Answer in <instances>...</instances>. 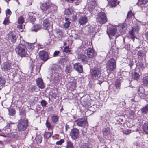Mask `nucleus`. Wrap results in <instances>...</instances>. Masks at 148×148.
<instances>
[{
	"label": "nucleus",
	"instance_id": "54",
	"mask_svg": "<svg viewBox=\"0 0 148 148\" xmlns=\"http://www.w3.org/2000/svg\"><path fill=\"white\" fill-rule=\"evenodd\" d=\"M60 53V52L58 51H56L53 54V56L55 57H56L58 56V55Z\"/></svg>",
	"mask_w": 148,
	"mask_h": 148
},
{
	"label": "nucleus",
	"instance_id": "24",
	"mask_svg": "<svg viewBox=\"0 0 148 148\" xmlns=\"http://www.w3.org/2000/svg\"><path fill=\"white\" fill-rule=\"evenodd\" d=\"M41 28V26L40 25L37 24L34 25L31 29L32 31L36 32L37 30H39Z\"/></svg>",
	"mask_w": 148,
	"mask_h": 148
},
{
	"label": "nucleus",
	"instance_id": "58",
	"mask_svg": "<svg viewBox=\"0 0 148 148\" xmlns=\"http://www.w3.org/2000/svg\"><path fill=\"white\" fill-rule=\"evenodd\" d=\"M134 64L132 62H130L129 64V66H130L131 69L132 68V66H133Z\"/></svg>",
	"mask_w": 148,
	"mask_h": 148
},
{
	"label": "nucleus",
	"instance_id": "51",
	"mask_svg": "<svg viewBox=\"0 0 148 148\" xmlns=\"http://www.w3.org/2000/svg\"><path fill=\"white\" fill-rule=\"evenodd\" d=\"M139 95L141 97L145 99L146 97V95L143 93H140Z\"/></svg>",
	"mask_w": 148,
	"mask_h": 148
},
{
	"label": "nucleus",
	"instance_id": "28",
	"mask_svg": "<svg viewBox=\"0 0 148 148\" xmlns=\"http://www.w3.org/2000/svg\"><path fill=\"white\" fill-rule=\"evenodd\" d=\"M142 82L145 86H148V76H145L143 78Z\"/></svg>",
	"mask_w": 148,
	"mask_h": 148
},
{
	"label": "nucleus",
	"instance_id": "13",
	"mask_svg": "<svg viewBox=\"0 0 148 148\" xmlns=\"http://www.w3.org/2000/svg\"><path fill=\"white\" fill-rule=\"evenodd\" d=\"M40 58L43 61H46L48 59V55L45 51H40L39 53Z\"/></svg>",
	"mask_w": 148,
	"mask_h": 148
},
{
	"label": "nucleus",
	"instance_id": "34",
	"mask_svg": "<svg viewBox=\"0 0 148 148\" xmlns=\"http://www.w3.org/2000/svg\"><path fill=\"white\" fill-rule=\"evenodd\" d=\"M141 111L142 113L145 114L148 112V104L145 107L142 108L141 109Z\"/></svg>",
	"mask_w": 148,
	"mask_h": 148
},
{
	"label": "nucleus",
	"instance_id": "12",
	"mask_svg": "<svg viewBox=\"0 0 148 148\" xmlns=\"http://www.w3.org/2000/svg\"><path fill=\"white\" fill-rule=\"evenodd\" d=\"M78 126L83 127L87 124V120L85 118H82L76 120L75 121Z\"/></svg>",
	"mask_w": 148,
	"mask_h": 148
},
{
	"label": "nucleus",
	"instance_id": "1",
	"mask_svg": "<svg viewBox=\"0 0 148 148\" xmlns=\"http://www.w3.org/2000/svg\"><path fill=\"white\" fill-rule=\"evenodd\" d=\"M26 48L24 44H20L15 49V51L18 55L21 57H25L27 54Z\"/></svg>",
	"mask_w": 148,
	"mask_h": 148
},
{
	"label": "nucleus",
	"instance_id": "29",
	"mask_svg": "<svg viewBox=\"0 0 148 148\" xmlns=\"http://www.w3.org/2000/svg\"><path fill=\"white\" fill-rule=\"evenodd\" d=\"M92 147V145L90 143H87L83 145L80 148H91Z\"/></svg>",
	"mask_w": 148,
	"mask_h": 148
},
{
	"label": "nucleus",
	"instance_id": "6",
	"mask_svg": "<svg viewBox=\"0 0 148 148\" xmlns=\"http://www.w3.org/2000/svg\"><path fill=\"white\" fill-rule=\"evenodd\" d=\"M28 120L23 119L21 120L18 123L17 128L18 130L23 131L25 130L27 126Z\"/></svg>",
	"mask_w": 148,
	"mask_h": 148
},
{
	"label": "nucleus",
	"instance_id": "5",
	"mask_svg": "<svg viewBox=\"0 0 148 148\" xmlns=\"http://www.w3.org/2000/svg\"><path fill=\"white\" fill-rule=\"evenodd\" d=\"M97 19L99 22L101 24H104L107 21L105 13L102 12H100L98 14Z\"/></svg>",
	"mask_w": 148,
	"mask_h": 148
},
{
	"label": "nucleus",
	"instance_id": "19",
	"mask_svg": "<svg viewBox=\"0 0 148 148\" xmlns=\"http://www.w3.org/2000/svg\"><path fill=\"white\" fill-rule=\"evenodd\" d=\"M36 82L37 85L39 88L43 89L44 88V83L42 79L38 78L36 80Z\"/></svg>",
	"mask_w": 148,
	"mask_h": 148
},
{
	"label": "nucleus",
	"instance_id": "49",
	"mask_svg": "<svg viewBox=\"0 0 148 148\" xmlns=\"http://www.w3.org/2000/svg\"><path fill=\"white\" fill-rule=\"evenodd\" d=\"M46 127L48 128V129H49L51 127V125L50 123L47 120L45 123Z\"/></svg>",
	"mask_w": 148,
	"mask_h": 148
},
{
	"label": "nucleus",
	"instance_id": "46",
	"mask_svg": "<svg viewBox=\"0 0 148 148\" xmlns=\"http://www.w3.org/2000/svg\"><path fill=\"white\" fill-rule=\"evenodd\" d=\"M70 85L72 88H74L76 86V82L75 81H72L70 82Z\"/></svg>",
	"mask_w": 148,
	"mask_h": 148
},
{
	"label": "nucleus",
	"instance_id": "10",
	"mask_svg": "<svg viewBox=\"0 0 148 148\" xmlns=\"http://www.w3.org/2000/svg\"><path fill=\"white\" fill-rule=\"evenodd\" d=\"M140 27L137 25H136L133 26L131 30L129 32V34L132 36V39L134 40V38L135 34L136 33L137 34L138 32H139L140 30Z\"/></svg>",
	"mask_w": 148,
	"mask_h": 148
},
{
	"label": "nucleus",
	"instance_id": "41",
	"mask_svg": "<svg viewBox=\"0 0 148 148\" xmlns=\"http://www.w3.org/2000/svg\"><path fill=\"white\" fill-rule=\"evenodd\" d=\"M66 148H74L73 144L70 141H68L67 143Z\"/></svg>",
	"mask_w": 148,
	"mask_h": 148
},
{
	"label": "nucleus",
	"instance_id": "8",
	"mask_svg": "<svg viewBox=\"0 0 148 148\" xmlns=\"http://www.w3.org/2000/svg\"><path fill=\"white\" fill-rule=\"evenodd\" d=\"M101 69L99 68L96 67L92 69L91 72V75L92 76L97 79L101 76Z\"/></svg>",
	"mask_w": 148,
	"mask_h": 148
},
{
	"label": "nucleus",
	"instance_id": "61",
	"mask_svg": "<svg viewBox=\"0 0 148 148\" xmlns=\"http://www.w3.org/2000/svg\"><path fill=\"white\" fill-rule=\"evenodd\" d=\"M60 78L61 77L59 76H58V77H56V76L55 77V79L57 81H58V80L60 79Z\"/></svg>",
	"mask_w": 148,
	"mask_h": 148
},
{
	"label": "nucleus",
	"instance_id": "57",
	"mask_svg": "<svg viewBox=\"0 0 148 148\" xmlns=\"http://www.w3.org/2000/svg\"><path fill=\"white\" fill-rule=\"evenodd\" d=\"M36 20V19L34 18V17L33 16L32 17V18L31 19V21L32 23H33V22H34Z\"/></svg>",
	"mask_w": 148,
	"mask_h": 148
},
{
	"label": "nucleus",
	"instance_id": "55",
	"mask_svg": "<svg viewBox=\"0 0 148 148\" xmlns=\"http://www.w3.org/2000/svg\"><path fill=\"white\" fill-rule=\"evenodd\" d=\"M81 1L80 0H77L75 2V4L76 5H78L80 3Z\"/></svg>",
	"mask_w": 148,
	"mask_h": 148
},
{
	"label": "nucleus",
	"instance_id": "37",
	"mask_svg": "<svg viewBox=\"0 0 148 148\" xmlns=\"http://www.w3.org/2000/svg\"><path fill=\"white\" fill-rule=\"evenodd\" d=\"M138 57H143L144 55V52L143 51L140 50L138 51L137 54Z\"/></svg>",
	"mask_w": 148,
	"mask_h": 148
},
{
	"label": "nucleus",
	"instance_id": "36",
	"mask_svg": "<svg viewBox=\"0 0 148 148\" xmlns=\"http://www.w3.org/2000/svg\"><path fill=\"white\" fill-rule=\"evenodd\" d=\"M52 134V133L49 132H45L44 134V137L45 138H49L51 137Z\"/></svg>",
	"mask_w": 148,
	"mask_h": 148
},
{
	"label": "nucleus",
	"instance_id": "20",
	"mask_svg": "<svg viewBox=\"0 0 148 148\" xmlns=\"http://www.w3.org/2000/svg\"><path fill=\"white\" fill-rule=\"evenodd\" d=\"M87 54L89 58H93L94 55L93 50L91 48H88L87 50Z\"/></svg>",
	"mask_w": 148,
	"mask_h": 148
},
{
	"label": "nucleus",
	"instance_id": "60",
	"mask_svg": "<svg viewBox=\"0 0 148 148\" xmlns=\"http://www.w3.org/2000/svg\"><path fill=\"white\" fill-rule=\"evenodd\" d=\"M145 35L146 36L147 39L148 40V32H147L145 34Z\"/></svg>",
	"mask_w": 148,
	"mask_h": 148
},
{
	"label": "nucleus",
	"instance_id": "9",
	"mask_svg": "<svg viewBox=\"0 0 148 148\" xmlns=\"http://www.w3.org/2000/svg\"><path fill=\"white\" fill-rule=\"evenodd\" d=\"M70 135L72 139L75 140L77 139L79 136V132L77 128H74L72 129L70 133Z\"/></svg>",
	"mask_w": 148,
	"mask_h": 148
},
{
	"label": "nucleus",
	"instance_id": "64",
	"mask_svg": "<svg viewBox=\"0 0 148 148\" xmlns=\"http://www.w3.org/2000/svg\"><path fill=\"white\" fill-rule=\"evenodd\" d=\"M3 145L2 144L0 143V147H1V148H3Z\"/></svg>",
	"mask_w": 148,
	"mask_h": 148
},
{
	"label": "nucleus",
	"instance_id": "63",
	"mask_svg": "<svg viewBox=\"0 0 148 148\" xmlns=\"http://www.w3.org/2000/svg\"><path fill=\"white\" fill-rule=\"evenodd\" d=\"M90 110H87L86 112V114L90 112Z\"/></svg>",
	"mask_w": 148,
	"mask_h": 148
},
{
	"label": "nucleus",
	"instance_id": "50",
	"mask_svg": "<svg viewBox=\"0 0 148 148\" xmlns=\"http://www.w3.org/2000/svg\"><path fill=\"white\" fill-rule=\"evenodd\" d=\"M9 19L8 17H6L4 19L3 22V23L5 25H7L9 23Z\"/></svg>",
	"mask_w": 148,
	"mask_h": 148
},
{
	"label": "nucleus",
	"instance_id": "25",
	"mask_svg": "<svg viewBox=\"0 0 148 148\" xmlns=\"http://www.w3.org/2000/svg\"><path fill=\"white\" fill-rule=\"evenodd\" d=\"M108 5L112 7L116 6L117 5L116 0H110Z\"/></svg>",
	"mask_w": 148,
	"mask_h": 148
},
{
	"label": "nucleus",
	"instance_id": "39",
	"mask_svg": "<svg viewBox=\"0 0 148 148\" xmlns=\"http://www.w3.org/2000/svg\"><path fill=\"white\" fill-rule=\"evenodd\" d=\"M27 47L28 49L30 51H32L34 48V46L33 44L28 43L27 44Z\"/></svg>",
	"mask_w": 148,
	"mask_h": 148
},
{
	"label": "nucleus",
	"instance_id": "2",
	"mask_svg": "<svg viewBox=\"0 0 148 148\" xmlns=\"http://www.w3.org/2000/svg\"><path fill=\"white\" fill-rule=\"evenodd\" d=\"M18 66L13 64L10 61L5 62L1 65V69L5 72H8L11 69H17Z\"/></svg>",
	"mask_w": 148,
	"mask_h": 148
},
{
	"label": "nucleus",
	"instance_id": "38",
	"mask_svg": "<svg viewBox=\"0 0 148 148\" xmlns=\"http://www.w3.org/2000/svg\"><path fill=\"white\" fill-rule=\"evenodd\" d=\"M134 14L132 12L131 10H130L129 12L127 14V19L130 18L132 16H134Z\"/></svg>",
	"mask_w": 148,
	"mask_h": 148
},
{
	"label": "nucleus",
	"instance_id": "48",
	"mask_svg": "<svg viewBox=\"0 0 148 148\" xmlns=\"http://www.w3.org/2000/svg\"><path fill=\"white\" fill-rule=\"evenodd\" d=\"M7 16L9 17L11 14V12L9 9H7L6 11Z\"/></svg>",
	"mask_w": 148,
	"mask_h": 148
},
{
	"label": "nucleus",
	"instance_id": "21",
	"mask_svg": "<svg viewBox=\"0 0 148 148\" xmlns=\"http://www.w3.org/2000/svg\"><path fill=\"white\" fill-rule=\"evenodd\" d=\"M87 21V18L85 16L81 17L79 20V23L80 25H83L86 24Z\"/></svg>",
	"mask_w": 148,
	"mask_h": 148
},
{
	"label": "nucleus",
	"instance_id": "17",
	"mask_svg": "<svg viewBox=\"0 0 148 148\" xmlns=\"http://www.w3.org/2000/svg\"><path fill=\"white\" fill-rule=\"evenodd\" d=\"M78 59L79 61H81L84 64L86 63L88 61L87 57L85 55L82 54L78 55Z\"/></svg>",
	"mask_w": 148,
	"mask_h": 148
},
{
	"label": "nucleus",
	"instance_id": "3",
	"mask_svg": "<svg viewBox=\"0 0 148 148\" xmlns=\"http://www.w3.org/2000/svg\"><path fill=\"white\" fill-rule=\"evenodd\" d=\"M116 62L114 59L112 58L108 60L106 64L107 72H111L116 68Z\"/></svg>",
	"mask_w": 148,
	"mask_h": 148
},
{
	"label": "nucleus",
	"instance_id": "62",
	"mask_svg": "<svg viewBox=\"0 0 148 148\" xmlns=\"http://www.w3.org/2000/svg\"><path fill=\"white\" fill-rule=\"evenodd\" d=\"M66 1H67L69 3H72L75 0H65Z\"/></svg>",
	"mask_w": 148,
	"mask_h": 148
},
{
	"label": "nucleus",
	"instance_id": "11",
	"mask_svg": "<svg viewBox=\"0 0 148 148\" xmlns=\"http://www.w3.org/2000/svg\"><path fill=\"white\" fill-rule=\"evenodd\" d=\"M11 133V130L8 127H5L2 130H0V135L7 137Z\"/></svg>",
	"mask_w": 148,
	"mask_h": 148
},
{
	"label": "nucleus",
	"instance_id": "45",
	"mask_svg": "<svg viewBox=\"0 0 148 148\" xmlns=\"http://www.w3.org/2000/svg\"><path fill=\"white\" fill-rule=\"evenodd\" d=\"M63 51L67 53H69L70 52V50L69 49V46H66L64 47L63 49Z\"/></svg>",
	"mask_w": 148,
	"mask_h": 148
},
{
	"label": "nucleus",
	"instance_id": "31",
	"mask_svg": "<svg viewBox=\"0 0 148 148\" xmlns=\"http://www.w3.org/2000/svg\"><path fill=\"white\" fill-rule=\"evenodd\" d=\"M24 22V18L23 16H20L18 18V23L20 25H22Z\"/></svg>",
	"mask_w": 148,
	"mask_h": 148
},
{
	"label": "nucleus",
	"instance_id": "7",
	"mask_svg": "<svg viewBox=\"0 0 148 148\" xmlns=\"http://www.w3.org/2000/svg\"><path fill=\"white\" fill-rule=\"evenodd\" d=\"M53 20L51 18H48L44 20L43 22V26L44 29H48V28L52 25Z\"/></svg>",
	"mask_w": 148,
	"mask_h": 148
},
{
	"label": "nucleus",
	"instance_id": "23",
	"mask_svg": "<svg viewBox=\"0 0 148 148\" xmlns=\"http://www.w3.org/2000/svg\"><path fill=\"white\" fill-rule=\"evenodd\" d=\"M121 85V82L120 80L116 79L114 84V86L118 90H119L120 88V86Z\"/></svg>",
	"mask_w": 148,
	"mask_h": 148
},
{
	"label": "nucleus",
	"instance_id": "40",
	"mask_svg": "<svg viewBox=\"0 0 148 148\" xmlns=\"http://www.w3.org/2000/svg\"><path fill=\"white\" fill-rule=\"evenodd\" d=\"M51 120L52 122L55 123L58 121V119L56 116L55 115H53L52 117Z\"/></svg>",
	"mask_w": 148,
	"mask_h": 148
},
{
	"label": "nucleus",
	"instance_id": "53",
	"mask_svg": "<svg viewBox=\"0 0 148 148\" xmlns=\"http://www.w3.org/2000/svg\"><path fill=\"white\" fill-rule=\"evenodd\" d=\"M64 142L63 139H61L59 141L56 142V144L57 145H61Z\"/></svg>",
	"mask_w": 148,
	"mask_h": 148
},
{
	"label": "nucleus",
	"instance_id": "44",
	"mask_svg": "<svg viewBox=\"0 0 148 148\" xmlns=\"http://www.w3.org/2000/svg\"><path fill=\"white\" fill-rule=\"evenodd\" d=\"M42 137L41 136H38L36 138V141L39 143H41L42 140Z\"/></svg>",
	"mask_w": 148,
	"mask_h": 148
},
{
	"label": "nucleus",
	"instance_id": "43",
	"mask_svg": "<svg viewBox=\"0 0 148 148\" xmlns=\"http://www.w3.org/2000/svg\"><path fill=\"white\" fill-rule=\"evenodd\" d=\"M6 82L5 79L3 78H1L0 80V84L1 86H3Z\"/></svg>",
	"mask_w": 148,
	"mask_h": 148
},
{
	"label": "nucleus",
	"instance_id": "59",
	"mask_svg": "<svg viewBox=\"0 0 148 148\" xmlns=\"http://www.w3.org/2000/svg\"><path fill=\"white\" fill-rule=\"evenodd\" d=\"M92 3H91V4L92 5H94L96 4L95 2L96 1L95 0H92Z\"/></svg>",
	"mask_w": 148,
	"mask_h": 148
},
{
	"label": "nucleus",
	"instance_id": "14",
	"mask_svg": "<svg viewBox=\"0 0 148 148\" xmlns=\"http://www.w3.org/2000/svg\"><path fill=\"white\" fill-rule=\"evenodd\" d=\"M9 39L13 42H16L17 36L15 32H10L8 34Z\"/></svg>",
	"mask_w": 148,
	"mask_h": 148
},
{
	"label": "nucleus",
	"instance_id": "52",
	"mask_svg": "<svg viewBox=\"0 0 148 148\" xmlns=\"http://www.w3.org/2000/svg\"><path fill=\"white\" fill-rule=\"evenodd\" d=\"M41 104L43 106L45 107L47 104V102L45 100H42L41 102Z\"/></svg>",
	"mask_w": 148,
	"mask_h": 148
},
{
	"label": "nucleus",
	"instance_id": "22",
	"mask_svg": "<svg viewBox=\"0 0 148 148\" xmlns=\"http://www.w3.org/2000/svg\"><path fill=\"white\" fill-rule=\"evenodd\" d=\"M74 10L72 7H69L65 11V14L66 15H69L74 13Z\"/></svg>",
	"mask_w": 148,
	"mask_h": 148
},
{
	"label": "nucleus",
	"instance_id": "56",
	"mask_svg": "<svg viewBox=\"0 0 148 148\" xmlns=\"http://www.w3.org/2000/svg\"><path fill=\"white\" fill-rule=\"evenodd\" d=\"M36 89V87L35 86H32L31 89V92H33L35 91Z\"/></svg>",
	"mask_w": 148,
	"mask_h": 148
},
{
	"label": "nucleus",
	"instance_id": "32",
	"mask_svg": "<svg viewBox=\"0 0 148 148\" xmlns=\"http://www.w3.org/2000/svg\"><path fill=\"white\" fill-rule=\"evenodd\" d=\"M65 19L66 22L64 23L63 26L64 27L67 28L69 27L71 23L69 21L68 19L65 18Z\"/></svg>",
	"mask_w": 148,
	"mask_h": 148
},
{
	"label": "nucleus",
	"instance_id": "27",
	"mask_svg": "<svg viewBox=\"0 0 148 148\" xmlns=\"http://www.w3.org/2000/svg\"><path fill=\"white\" fill-rule=\"evenodd\" d=\"M132 76L134 79L138 80L139 79L140 75L139 74L136 72L132 73Z\"/></svg>",
	"mask_w": 148,
	"mask_h": 148
},
{
	"label": "nucleus",
	"instance_id": "4",
	"mask_svg": "<svg viewBox=\"0 0 148 148\" xmlns=\"http://www.w3.org/2000/svg\"><path fill=\"white\" fill-rule=\"evenodd\" d=\"M40 7L41 10L44 13L48 14L49 12V9L51 7V5L50 2L48 1L43 3H40Z\"/></svg>",
	"mask_w": 148,
	"mask_h": 148
},
{
	"label": "nucleus",
	"instance_id": "26",
	"mask_svg": "<svg viewBox=\"0 0 148 148\" xmlns=\"http://www.w3.org/2000/svg\"><path fill=\"white\" fill-rule=\"evenodd\" d=\"M127 26V25L126 23H123L119 26V28L120 29L121 32H122L125 30L126 29Z\"/></svg>",
	"mask_w": 148,
	"mask_h": 148
},
{
	"label": "nucleus",
	"instance_id": "16",
	"mask_svg": "<svg viewBox=\"0 0 148 148\" xmlns=\"http://www.w3.org/2000/svg\"><path fill=\"white\" fill-rule=\"evenodd\" d=\"M102 133L103 136L106 138H108V136L111 134L110 128L107 127L103 129L102 130Z\"/></svg>",
	"mask_w": 148,
	"mask_h": 148
},
{
	"label": "nucleus",
	"instance_id": "47",
	"mask_svg": "<svg viewBox=\"0 0 148 148\" xmlns=\"http://www.w3.org/2000/svg\"><path fill=\"white\" fill-rule=\"evenodd\" d=\"M131 132V130H124L123 131V133L125 135H128Z\"/></svg>",
	"mask_w": 148,
	"mask_h": 148
},
{
	"label": "nucleus",
	"instance_id": "42",
	"mask_svg": "<svg viewBox=\"0 0 148 148\" xmlns=\"http://www.w3.org/2000/svg\"><path fill=\"white\" fill-rule=\"evenodd\" d=\"M9 114L11 115H13L15 114V111L14 109H10L9 110Z\"/></svg>",
	"mask_w": 148,
	"mask_h": 148
},
{
	"label": "nucleus",
	"instance_id": "33",
	"mask_svg": "<svg viewBox=\"0 0 148 148\" xmlns=\"http://www.w3.org/2000/svg\"><path fill=\"white\" fill-rule=\"evenodd\" d=\"M65 71L66 73H69L71 71V67L70 65H66Z\"/></svg>",
	"mask_w": 148,
	"mask_h": 148
},
{
	"label": "nucleus",
	"instance_id": "18",
	"mask_svg": "<svg viewBox=\"0 0 148 148\" xmlns=\"http://www.w3.org/2000/svg\"><path fill=\"white\" fill-rule=\"evenodd\" d=\"M74 69L78 72L82 73L83 72L82 67L79 63H75L73 65Z\"/></svg>",
	"mask_w": 148,
	"mask_h": 148
},
{
	"label": "nucleus",
	"instance_id": "30",
	"mask_svg": "<svg viewBox=\"0 0 148 148\" xmlns=\"http://www.w3.org/2000/svg\"><path fill=\"white\" fill-rule=\"evenodd\" d=\"M143 129L145 133L148 134V123L143 125Z\"/></svg>",
	"mask_w": 148,
	"mask_h": 148
},
{
	"label": "nucleus",
	"instance_id": "35",
	"mask_svg": "<svg viewBox=\"0 0 148 148\" xmlns=\"http://www.w3.org/2000/svg\"><path fill=\"white\" fill-rule=\"evenodd\" d=\"M147 1L148 0H138L137 4L139 5L145 4L147 3Z\"/></svg>",
	"mask_w": 148,
	"mask_h": 148
},
{
	"label": "nucleus",
	"instance_id": "15",
	"mask_svg": "<svg viewBox=\"0 0 148 148\" xmlns=\"http://www.w3.org/2000/svg\"><path fill=\"white\" fill-rule=\"evenodd\" d=\"M117 29L115 28H109L108 30L107 31V33L109 36L110 39L111 38V36H114L116 35Z\"/></svg>",
	"mask_w": 148,
	"mask_h": 148
}]
</instances>
